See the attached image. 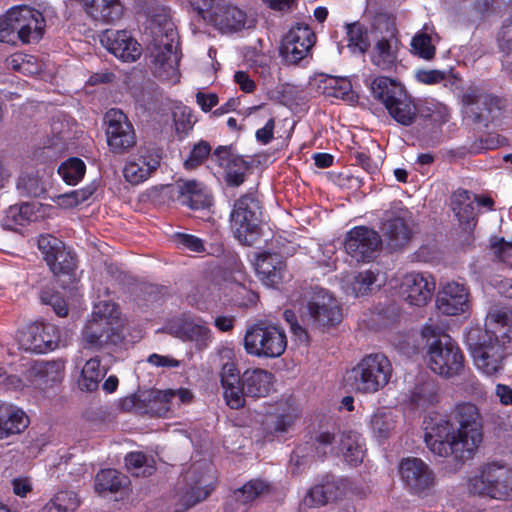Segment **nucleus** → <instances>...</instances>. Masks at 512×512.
<instances>
[{
  "label": "nucleus",
  "instance_id": "obj_1",
  "mask_svg": "<svg viewBox=\"0 0 512 512\" xmlns=\"http://www.w3.org/2000/svg\"><path fill=\"white\" fill-rule=\"evenodd\" d=\"M454 425L441 419L430 428H426L424 440L429 450L440 457L453 456L458 462L471 459L483 440V419L478 407L471 402H462L455 406Z\"/></svg>",
  "mask_w": 512,
  "mask_h": 512
},
{
  "label": "nucleus",
  "instance_id": "obj_2",
  "mask_svg": "<svg viewBox=\"0 0 512 512\" xmlns=\"http://www.w3.org/2000/svg\"><path fill=\"white\" fill-rule=\"evenodd\" d=\"M118 314L114 303L102 301L95 305L92 317L81 333L82 348L92 352H114L124 339L122 333L114 327Z\"/></svg>",
  "mask_w": 512,
  "mask_h": 512
},
{
  "label": "nucleus",
  "instance_id": "obj_3",
  "mask_svg": "<svg viewBox=\"0 0 512 512\" xmlns=\"http://www.w3.org/2000/svg\"><path fill=\"white\" fill-rule=\"evenodd\" d=\"M152 28V54L154 56L155 75L163 81H179V39L174 23L164 17Z\"/></svg>",
  "mask_w": 512,
  "mask_h": 512
},
{
  "label": "nucleus",
  "instance_id": "obj_4",
  "mask_svg": "<svg viewBox=\"0 0 512 512\" xmlns=\"http://www.w3.org/2000/svg\"><path fill=\"white\" fill-rule=\"evenodd\" d=\"M392 373V364L386 355L371 353L347 371L345 383L356 393L373 394L389 383Z\"/></svg>",
  "mask_w": 512,
  "mask_h": 512
},
{
  "label": "nucleus",
  "instance_id": "obj_5",
  "mask_svg": "<svg viewBox=\"0 0 512 512\" xmlns=\"http://www.w3.org/2000/svg\"><path fill=\"white\" fill-rule=\"evenodd\" d=\"M287 337L278 324L260 320L247 328L244 349L257 358H277L286 350Z\"/></svg>",
  "mask_w": 512,
  "mask_h": 512
},
{
  "label": "nucleus",
  "instance_id": "obj_6",
  "mask_svg": "<svg viewBox=\"0 0 512 512\" xmlns=\"http://www.w3.org/2000/svg\"><path fill=\"white\" fill-rule=\"evenodd\" d=\"M262 207L254 193L238 198L230 213V225L234 236L245 245H251L259 234Z\"/></svg>",
  "mask_w": 512,
  "mask_h": 512
},
{
  "label": "nucleus",
  "instance_id": "obj_7",
  "mask_svg": "<svg viewBox=\"0 0 512 512\" xmlns=\"http://www.w3.org/2000/svg\"><path fill=\"white\" fill-rule=\"evenodd\" d=\"M474 364L479 371L489 377L498 376L504 370L507 352L505 344L490 335V332H482L476 329L470 332L469 341Z\"/></svg>",
  "mask_w": 512,
  "mask_h": 512
},
{
  "label": "nucleus",
  "instance_id": "obj_8",
  "mask_svg": "<svg viewBox=\"0 0 512 512\" xmlns=\"http://www.w3.org/2000/svg\"><path fill=\"white\" fill-rule=\"evenodd\" d=\"M308 323L319 330L335 327L342 321L338 300L326 289L310 287L305 293Z\"/></svg>",
  "mask_w": 512,
  "mask_h": 512
},
{
  "label": "nucleus",
  "instance_id": "obj_9",
  "mask_svg": "<svg viewBox=\"0 0 512 512\" xmlns=\"http://www.w3.org/2000/svg\"><path fill=\"white\" fill-rule=\"evenodd\" d=\"M427 354L430 369L444 378L460 376L465 370L464 355L449 335H440L429 343Z\"/></svg>",
  "mask_w": 512,
  "mask_h": 512
},
{
  "label": "nucleus",
  "instance_id": "obj_10",
  "mask_svg": "<svg viewBox=\"0 0 512 512\" xmlns=\"http://www.w3.org/2000/svg\"><path fill=\"white\" fill-rule=\"evenodd\" d=\"M465 118L475 124L487 127L498 121L505 109V100L486 93L483 89L470 86L462 96Z\"/></svg>",
  "mask_w": 512,
  "mask_h": 512
},
{
  "label": "nucleus",
  "instance_id": "obj_11",
  "mask_svg": "<svg viewBox=\"0 0 512 512\" xmlns=\"http://www.w3.org/2000/svg\"><path fill=\"white\" fill-rule=\"evenodd\" d=\"M469 491L497 500L512 498V469L494 463L484 466L469 480Z\"/></svg>",
  "mask_w": 512,
  "mask_h": 512
},
{
  "label": "nucleus",
  "instance_id": "obj_12",
  "mask_svg": "<svg viewBox=\"0 0 512 512\" xmlns=\"http://www.w3.org/2000/svg\"><path fill=\"white\" fill-rule=\"evenodd\" d=\"M106 138L110 151L124 154L136 144V134L127 115L119 109H110L104 116Z\"/></svg>",
  "mask_w": 512,
  "mask_h": 512
},
{
  "label": "nucleus",
  "instance_id": "obj_13",
  "mask_svg": "<svg viewBox=\"0 0 512 512\" xmlns=\"http://www.w3.org/2000/svg\"><path fill=\"white\" fill-rule=\"evenodd\" d=\"M162 152L159 148L142 146L125 164L123 175L132 185L140 184L151 177L159 168Z\"/></svg>",
  "mask_w": 512,
  "mask_h": 512
},
{
  "label": "nucleus",
  "instance_id": "obj_14",
  "mask_svg": "<svg viewBox=\"0 0 512 512\" xmlns=\"http://www.w3.org/2000/svg\"><path fill=\"white\" fill-rule=\"evenodd\" d=\"M344 247L347 254L357 262H369L376 258L381 238L376 231L359 226L347 233Z\"/></svg>",
  "mask_w": 512,
  "mask_h": 512
},
{
  "label": "nucleus",
  "instance_id": "obj_15",
  "mask_svg": "<svg viewBox=\"0 0 512 512\" xmlns=\"http://www.w3.org/2000/svg\"><path fill=\"white\" fill-rule=\"evenodd\" d=\"M316 42V35L306 24L297 23L285 35L280 48L281 55L289 64L305 59Z\"/></svg>",
  "mask_w": 512,
  "mask_h": 512
},
{
  "label": "nucleus",
  "instance_id": "obj_16",
  "mask_svg": "<svg viewBox=\"0 0 512 512\" xmlns=\"http://www.w3.org/2000/svg\"><path fill=\"white\" fill-rule=\"evenodd\" d=\"M38 248L55 276L70 275L74 271V256L58 238L41 235L38 239Z\"/></svg>",
  "mask_w": 512,
  "mask_h": 512
},
{
  "label": "nucleus",
  "instance_id": "obj_17",
  "mask_svg": "<svg viewBox=\"0 0 512 512\" xmlns=\"http://www.w3.org/2000/svg\"><path fill=\"white\" fill-rule=\"evenodd\" d=\"M59 342V330L51 323H33L19 335V344L25 351L39 354L56 349Z\"/></svg>",
  "mask_w": 512,
  "mask_h": 512
},
{
  "label": "nucleus",
  "instance_id": "obj_18",
  "mask_svg": "<svg viewBox=\"0 0 512 512\" xmlns=\"http://www.w3.org/2000/svg\"><path fill=\"white\" fill-rule=\"evenodd\" d=\"M8 20L14 23L17 37L23 43L38 41L42 37L44 18L31 7L20 6L8 11Z\"/></svg>",
  "mask_w": 512,
  "mask_h": 512
},
{
  "label": "nucleus",
  "instance_id": "obj_19",
  "mask_svg": "<svg viewBox=\"0 0 512 512\" xmlns=\"http://www.w3.org/2000/svg\"><path fill=\"white\" fill-rule=\"evenodd\" d=\"M435 286V279L432 275L411 272L403 276L400 291L410 305L421 307L431 300Z\"/></svg>",
  "mask_w": 512,
  "mask_h": 512
},
{
  "label": "nucleus",
  "instance_id": "obj_20",
  "mask_svg": "<svg viewBox=\"0 0 512 512\" xmlns=\"http://www.w3.org/2000/svg\"><path fill=\"white\" fill-rule=\"evenodd\" d=\"M201 468L202 465L193 466L185 475V486L178 489L179 502L185 509L205 500L213 490L210 476L204 473L197 475Z\"/></svg>",
  "mask_w": 512,
  "mask_h": 512
},
{
  "label": "nucleus",
  "instance_id": "obj_21",
  "mask_svg": "<svg viewBox=\"0 0 512 512\" xmlns=\"http://www.w3.org/2000/svg\"><path fill=\"white\" fill-rule=\"evenodd\" d=\"M436 306L444 315L454 316L466 312L469 308L468 288L455 281L446 283L437 294Z\"/></svg>",
  "mask_w": 512,
  "mask_h": 512
},
{
  "label": "nucleus",
  "instance_id": "obj_22",
  "mask_svg": "<svg viewBox=\"0 0 512 512\" xmlns=\"http://www.w3.org/2000/svg\"><path fill=\"white\" fill-rule=\"evenodd\" d=\"M400 474L406 486L414 493H421L434 485L433 471L419 458L402 460Z\"/></svg>",
  "mask_w": 512,
  "mask_h": 512
},
{
  "label": "nucleus",
  "instance_id": "obj_23",
  "mask_svg": "<svg viewBox=\"0 0 512 512\" xmlns=\"http://www.w3.org/2000/svg\"><path fill=\"white\" fill-rule=\"evenodd\" d=\"M101 43L124 62H133L141 55L140 45L125 30H106L101 36Z\"/></svg>",
  "mask_w": 512,
  "mask_h": 512
},
{
  "label": "nucleus",
  "instance_id": "obj_24",
  "mask_svg": "<svg viewBox=\"0 0 512 512\" xmlns=\"http://www.w3.org/2000/svg\"><path fill=\"white\" fill-rule=\"evenodd\" d=\"M220 378L226 404L231 409L243 408L247 395L236 364L234 362L223 364Z\"/></svg>",
  "mask_w": 512,
  "mask_h": 512
},
{
  "label": "nucleus",
  "instance_id": "obj_25",
  "mask_svg": "<svg viewBox=\"0 0 512 512\" xmlns=\"http://www.w3.org/2000/svg\"><path fill=\"white\" fill-rule=\"evenodd\" d=\"M177 200L191 210H200L211 205V198L203 183L196 180L179 179L175 183Z\"/></svg>",
  "mask_w": 512,
  "mask_h": 512
},
{
  "label": "nucleus",
  "instance_id": "obj_26",
  "mask_svg": "<svg viewBox=\"0 0 512 512\" xmlns=\"http://www.w3.org/2000/svg\"><path fill=\"white\" fill-rule=\"evenodd\" d=\"M255 271L265 285L273 287L283 280L286 263L278 253H263L256 259Z\"/></svg>",
  "mask_w": 512,
  "mask_h": 512
},
{
  "label": "nucleus",
  "instance_id": "obj_27",
  "mask_svg": "<svg viewBox=\"0 0 512 512\" xmlns=\"http://www.w3.org/2000/svg\"><path fill=\"white\" fill-rule=\"evenodd\" d=\"M27 414L11 404L0 405V440L19 435L29 426Z\"/></svg>",
  "mask_w": 512,
  "mask_h": 512
},
{
  "label": "nucleus",
  "instance_id": "obj_28",
  "mask_svg": "<svg viewBox=\"0 0 512 512\" xmlns=\"http://www.w3.org/2000/svg\"><path fill=\"white\" fill-rule=\"evenodd\" d=\"M89 17L104 23L120 20L124 6L120 0H78Z\"/></svg>",
  "mask_w": 512,
  "mask_h": 512
},
{
  "label": "nucleus",
  "instance_id": "obj_29",
  "mask_svg": "<svg viewBox=\"0 0 512 512\" xmlns=\"http://www.w3.org/2000/svg\"><path fill=\"white\" fill-rule=\"evenodd\" d=\"M371 51L372 63L381 70H390L397 62L400 40L398 37L375 38Z\"/></svg>",
  "mask_w": 512,
  "mask_h": 512
},
{
  "label": "nucleus",
  "instance_id": "obj_30",
  "mask_svg": "<svg viewBox=\"0 0 512 512\" xmlns=\"http://www.w3.org/2000/svg\"><path fill=\"white\" fill-rule=\"evenodd\" d=\"M395 96L385 106L390 116L399 124L409 126L417 117V108L404 89H396Z\"/></svg>",
  "mask_w": 512,
  "mask_h": 512
},
{
  "label": "nucleus",
  "instance_id": "obj_31",
  "mask_svg": "<svg viewBox=\"0 0 512 512\" xmlns=\"http://www.w3.org/2000/svg\"><path fill=\"white\" fill-rule=\"evenodd\" d=\"M475 199L476 195L465 189H458L451 196V208L465 230L475 226Z\"/></svg>",
  "mask_w": 512,
  "mask_h": 512
},
{
  "label": "nucleus",
  "instance_id": "obj_32",
  "mask_svg": "<svg viewBox=\"0 0 512 512\" xmlns=\"http://www.w3.org/2000/svg\"><path fill=\"white\" fill-rule=\"evenodd\" d=\"M241 377L248 397H265L271 388L272 374L261 368L247 369Z\"/></svg>",
  "mask_w": 512,
  "mask_h": 512
},
{
  "label": "nucleus",
  "instance_id": "obj_33",
  "mask_svg": "<svg viewBox=\"0 0 512 512\" xmlns=\"http://www.w3.org/2000/svg\"><path fill=\"white\" fill-rule=\"evenodd\" d=\"M215 25L222 31H238L246 25V13L230 4L217 5L213 14Z\"/></svg>",
  "mask_w": 512,
  "mask_h": 512
},
{
  "label": "nucleus",
  "instance_id": "obj_34",
  "mask_svg": "<svg viewBox=\"0 0 512 512\" xmlns=\"http://www.w3.org/2000/svg\"><path fill=\"white\" fill-rule=\"evenodd\" d=\"M382 231L388 239V245L393 249L406 246L412 238V229L403 217L387 219L382 226Z\"/></svg>",
  "mask_w": 512,
  "mask_h": 512
},
{
  "label": "nucleus",
  "instance_id": "obj_35",
  "mask_svg": "<svg viewBox=\"0 0 512 512\" xmlns=\"http://www.w3.org/2000/svg\"><path fill=\"white\" fill-rule=\"evenodd\" d=\"M336 454H342L345 461L357 466L363 461L364 449L360 443V435L353 431L338 433Z\"/></svg>",
  "mask_w": 512,
  "mask_h": 512
},
{
  "label": "nucleus",
  "instance_id": "obj_36",
  "mask_svg": "<svg viewBox=\"0 0 512 512\" xmlns=\"http://www.w3.org/2000/svg\"><path fill=\"white\" fill-rule=\"evenodd\" d=\"M378 274L372 270H365L353 275H348L343 279V284L347 293L356 297L370 294L377 290L380 285L377 284Z\"/></svg>",
  "mask_w": 512,
  "mask_h": 512
},
{
  "label": "nucleus",
  "instance_id": "obj_37",
  "mask_svg": "<svg viewBox=\"0 0 512 512\" xmlns=\"http://www.w3.org/2000/svg\"><path fill=\"white\" fill-rule=\"evenodd\" d=\"M143 402L145 413L151 416L162 417L170 410V402L175 397V391L152 390L139 396Z\"/></svg>",
  "mask_w": 512,
  "mask_h": 512
},
{
  "label": "nucleus",
  "instance_id": "obj_38",
  "mask_svg": "<svg viewBox=\"0 0 512 512\" xmlns=\"http://www.w3.org/2000/svg\"><path fill=\"white\" fill-rule=\"evenodd\" d=\"M107 373V369L101 367V359L95 356L87 360L82 368L78 385L82 391L93 392L99 387Z\"/></svg>",
  "mask_w": 512,
  "mask_h": 512
},
{
  "label": "nucleus",
  "instance_id": "obj_39",
  "mask_svg": "<svg viewBox=\"0 0 512 512\" xmlns=\"http://www.w3.org/2000/svg\"><path fill=\"white\" fill-rule=\"evenodd\" d=\"M483 332H490V335L502 343L512 341V310H502L490 315L487 328Z\"/></svg>",
  "mask_w": 512,
  "mask_h": 512
},
{
  "label": "nucleus",
  "instance_id": "obj_40",
  "mask_svg": "<svg viewBox=\"0 0 512 512\" xmlns=\"http://www.w3.org/2000/svg\"><path fill=\"white\" fill-rule=\"evenodd\" d=\"M48 182L38 171H25L17 181V189L27 197H42L47 192Z\"/></svg>",
  "mask_w": 512,
  "mask_h": 512
},
{
  "label": "nucleus",
  "instance_id": "obj_41",
  "mask_svg": "<svg viewBox=\"0 0 512 512\" xmlns=\"http://www.w3.org/2000/svg\"><path fill=\"white\" fill-rule=\"evenodd\" d=\"M35 216L33 206L29 203L10 206L4 218L2 226L4 229L17 231L18 227H23L33 220Z\"/></svg>",
  "mask_w": 512,
  "mask_h": 512
},
{
  "label": "nucleus",
  "instance_id": "obj_42",
  "mask_svg": "<svg viewBox=\"0 0 512 512\" xmlns=\"http://www.w3.org/2000/svg\"><path fill=\"white\" fill-rule=\"evenodd\" d=\"M176 335L184 341L194 342L198 350L205 349L211 342V330L205 325L194 322L183 323Z\"/></svg>",
  "mask_w": 512,
  "mask_h": 512
},
{
  "label": "nucleus",
  "instance_id": "obj_43",
  "mask_svg": "<svg viewBox=\"0 0 512 512\" xmlns=\"http://www.w3.org/2000/svg\"><path fill=\"white\" fill-rule=\"evenodd\" d=\"M64 366L61 362H37L28 371L31 380L43 383H58L63 377Z\"/></svg>",
  "mask_w": 512,
  "mask_h": 512
},
{
  "label": "nucleus",
  "instance_id": "obj_44",
  "mask_svg": "<svg viewBox=\"0 0 512 512\" xmlns=\"http://www.w3.org/2000/svg\"><path fill=\"white\" fill-rule=\"evenodd\" d=\"M438 385L433 379L417 383L411 392V402L418 407H426L437 401Z\"/></svg>",
  "mask_w": 512,
  "mask_h": 512
},
{
  "label": "nucleus",
  "instance_id": "obj_45",
  "mask_svg": "<svg viewBox=\"0 0 512 512\" xmlns=\"http://www.w3.org/2000/svg\"><path fill=\"white\" fill-rule=\"evenodd\" d=\"M124 477L114 469H103L95 477V490L98 493H115L123 486Z\"/></svg>",
  "mask_w": 512,
  "mask_h": 512
},
{
  "label": "nucleus",
  "instance_id": "obj_46",
  "mask_svg": "<svg viewBox=\"0 0 512 512\" xmlns=\"http://www.w3.org/2000/svg\"><path fill=\"white\" fill-rule=\"evenodd\" d=\"M153 459L142 452H131L125 457V465L127 470L134 476H150L154 473L155 467Z\"/></svg>",
  "mask_w": 512,
  "mask_h": 512
},
{
  "label": "nucleus",
  "instance_id": "obj_47",
  "mask_svg": "<svg viewBox=\"0 0 512 512\" xmlns=\"http://www.w3.org/2000/svg\"><path fill=\"white\" fill-rule=\"evenodd\" d=\"M317 454L314 451V444L305 442L298 445L292 452L290 465L293 474H298L308 467Z\"/></svg>",
  "mask_w": 512,
  "mask_h": 512
},
{
  "label": "nucleus",
  "instance_id": "obj_48",
  "mask_svg": "<svg viewBox=\"0 0 512 512\" xmlns=\"http://www.w3.org/2000/svg\"><path fill=\"white\" fill-rule=\"evenodd\" d=\"M269 492V485L259 479L250 480L234 492L236 501L247 504Z\"/></svg>",
  "mask_w": 512,
  "mask_h": 512
},
{
  "label": "nucleus",
  "instance_id": "obj_49",
  "mask_svg": "<svg viewBox=\"0 0 512 512\" xmlns=\"http://www.w3.org/2000/svg\"><path fill=\"white\" fill-rule=\"evenodd\" d=\"M348 46L354 51L365 53L370 47L367 28L359 22H354L346 26Z\"/></svg>",
  "mask_w": 512,
  "mask_h": 512
},
{
  "label": "nucleus",
  "instance_id": "obj_50",
  "mask_svg": "<svg viewBox=\"0 0 512 512\" xmlns=\"http://www.w3.org/2000/svg\"><path fill=\"white\" fill-rule=\"evenodd\" d=\"M85 171L86 165L79 158H69L58 168L59 175L68 185H76L83 178Z\"/></svg>",
  "mask_w": 512,
  "mask_h": 512
},
{
  "label": "nucleus",
  "instance_id": "obj_51",
  "mask_svg": "<svg viewBox=\"0 0 512 512\" xmlns=\"http://www.w3.org/2000/svg\"><path fill=\"white\" fill-rule=\"evenodd\" d=\"M396 89H403L400 84L388 77H377L371 84V92L375 99L380 100L385 106L395 96Z\"/></svg>",
  "mask_w": 512,
  "mask_h": 512
},
{
  "label": "nucleus",
  "instance_id": "obj_52",
  "mask_svg": "<svg viewBox=\"0 0 512 512\" xmlns=\"http://www.w3.org/2000/svg\"><path fill=\"white\" fill-rule=\"evenodd\" d=\"M323 93L327 96L346 99L352 91V85L345 78L328 76L322 80Z\"/></svg>",
  "mask_w": 512,
  "mask_h": 512
},
{
  "label": "nucleus",
  "instance_id": "obj_53",
  "mask_svg": "<svg viewBox=\"0 0 512 512\" xmlns=\"http://www.w3.org/2000/svg\"><path fill=\"white\" fill-rule=\"evenodd\" d=\"M375 38L398 37L396 18L388 13H378L373 20Z\"/></svg>",
  "mask_w": 512,
  "mask_h": 512
},
{
  "label": "nucleus",
  "instance_id": "obj_54",
  "mask_svg": "<svg viewBox=\"0 0 512 512\" xmlns=\"http://www.w3.org/2000/svg\"><path fill=\"white\" fill-rule=\"evenodd\" d=\"M224 169L227 184L229 186L238 187L245 181L249 166L247 162L239 156L230 160V163L226 164Z\"/></svg>",
  "mask_w": 512,
  "mask_h": 512
},
{
  "label": "nucleus",
  "instance_id": "obj_55",
  "mask_svg": "<svg viewBox=\"0 0 512 512\" xmlns=\"http://www.w3.org/2000/svg\"><path fill=\"white\" fill-rule=\"evenodd\" d=\"M373 433L379 438H388L395 428V421L389 412H376L370 420Z\"/></svg>",
  "mask_w": 512,
  "mask_h": 512
},
{
  "label": "nucleus",
  "instance_id": "obj_56",
  "mask_svg": "<svg viewBox=\"0 0 512 512\" xmlns=\"http://www.w3.org/2000/svg\"><path fill=\"white\" fill-rule=\"evenodd\" d=\"M497 43L503 53L502 64L507 69V62L512 61V16L504 22L498 32Z\"/></svg>",
  "mask_w": 512,
  "mask_h": 512
},
{
  "label": "nucleus",
  "instance_id": "obj_57",
  "mask_svg": "<svg viewBox=\"0 0 512 512\" xmlns=\"http://www.w3.org/2000/svg\"><path fill=\"white\" fill-rule=\"evenodd\" d=\"M411 46L416 55L419 57L430 60L435 56L436 48L432 44L431 36L426 32H418L412 38Z\"/></svg>",
  "mask_w": 512,
  "mask_h": 512
},
{
  "label": "nucleus",
  "instance_id": "obj_58",
  "mask_svg": "<svg viewBox=\"0 0 512 512\" xmlns=\"http://www.w3.org/2000/svg\"><path fill=\"white\" fill-rule=\"evenodd\" d=\"M338 443V434L329 432V431H320L315 436L314 441V451L317 454L318 458H324L328 451L327 448L330 449L331 453L336 452Z\"/></svg>",
  "mask_w": 512,
  "mask_h": 512
},
{
  "label": "nucleus",
  "instance_id": "obj_59",
  "mask_svg": "<svg viewBox=\"0 0 512 512\" xmlns=\"http://www.w3.org/2000/svg\"><path fill=\"white\" fill-rule=\"evenodd\" d=\"M211 149L210 144L204 140L195 144L189 154V157L184 161L185 169L193 170L200 166L211 154Z\"/></svg>",
  "mask_w": 512,
  "mask_h": 512
},
{
  "label": "nucleus",
  "instance_id": "obj_60",
  "mask_svg": "<svg viewBox=\"0 0 512 512\" xmlns=\"http://www.w3.org/2000/svg\"><path fill=\"white\" fill-rule=\"evenodd\" d=\"M40 300L43 304L50 305L58 316L64 317L68 314L65 300L54 289L44 288L40 293Z\"/></svg>",
  "mask_w": 512,
  "mask_h": 512
},
{
  "label": "nucleus",
  "instance_id": "obj_61",
  "mask_svg": "<svg viewBox=\"0 0 512 512\" xmlns=\"http://www.w3.org/2000/svg\"><path fill=\"white\" fill-rule=\"evenodd\" d=\"M490 251L494 259L506 263L512 257V242H508L502 237H492Z\"/></svg>",
  "mask_w": 512,
  "mask_h": 512
},
{
  "label": "nucleus",
  "instance_id": "obj_62",
  "mask_svg": "<svg viewBox=\"0 0 512 512\" xmlns=\"http://www.w3.org/2000/svg\"><path fill=\"white\" fill-rule=\"evenodd\" d=\"M174 241L182 246L183 248H186L192 252H202L204 251V245L200 238L185 234V233H176L174 235Z\"/></svg>",
  "mask_w": 512,
  "mask_h": 512
},
{
  "label": "nucleus",
  "instance_id": "obj_63",
  "mask_svg": "<svg viewBox=\"0 0 512 512\" xmlns=\"http://www.w3.org/2000/svg\"><path fill=\"white\" fill-rule=\"evenodd\" d=\"M174 121L176 130L181 133H187L191 130L195 122L191 111L186 107L174 112Z\"/></svg>",
  "mask_w": 512,
  "mask_h": 512
},
{
  "label": "nucleus",
  "instance_id": "obj_64",
  "mask_svg": "<svg viewBox=\"0 0 512 512\" xmlns=\"http://www.w3.org/2000/svg\"><path fill=\"white\" fill-rule=\"evenodd\" d=\"M64 512H74L79 507V499L73 491H60L54 495Z\"/></svg>",
  "mask_w": 512,
  "mask_h": 512
}]
</instances>
